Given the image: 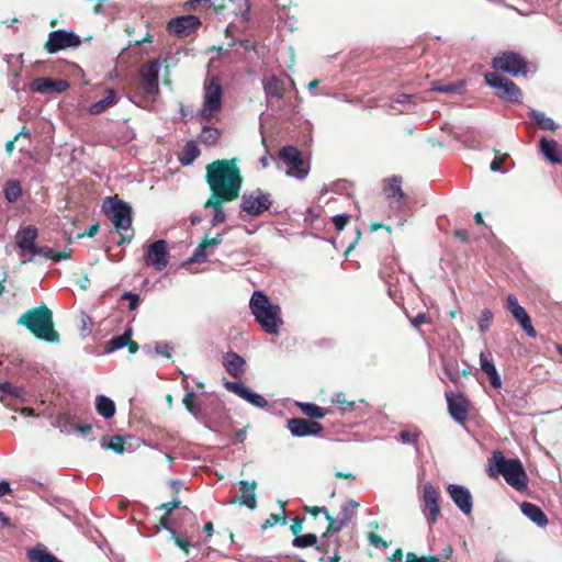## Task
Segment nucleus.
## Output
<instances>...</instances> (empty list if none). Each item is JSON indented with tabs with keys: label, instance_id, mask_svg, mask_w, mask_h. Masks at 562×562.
I'll return each instance as SVG.
<instances>
[{
	"label": "nucleus",
	"instance_id": "0e129e2a",
	"mask_svg": "<svg viewBox=\"0 0 562 562\" xmlns=\"http://www.w3.org/2000/svg\"><path fill=\"white\" fill-rule=\"evenodd\" d=\"M426 323H429V319L425 313H419L415 317L411 318V324L416 329H418L423 324H426Z\"/></svg>",
	"mask_w": 562,
	"mask_h": 562
},
{
	"label": "nucleus",
	"instance_id": "7c9ffc66",
	"mask_svg": "<svg viewBox=\"0 0 562 562\" xmlns=\"http://www.w3.org/2000/svg\"><path fill=\"white\" fill-rule=\"evenodd\" d=\"M207 247H211V237L210 233H206L204 237L202 238L199 246L195 248L194 252L191 255V257L187 260L186 263L193 265V263H201L206 261V252L205 249Z\"/></svg>",
	"mask_w": 562,
	"mask_h": 562
},
{
	"label": "nucleus",
	"instance_id": "e2e57ef3",
	"mask_svg": "<svg viewBox=\"0 0 562 562\" xmlns=\"http://www.w3.org/2000/svg\"><path fill=\"white\" fill-rule=\"evenodd\" d=\"M304 512H306L307 514L316 517L318 514H324V515H327L328 513V509L326 507H319V506H308V505H305L303 507Z\"/></svg>",
	"mask_w": 562,
	"mask_h": 562
},
{
	"label": "nucleus",
	"instance_id": "9b49d317",
	"mask_svg": "<svg viewBox=\"0 0 562 562\" xmlns=\"http://www.w3.org/2000/svg\"><path fill=\"white\" fill-rule=\"evenodd\" d=\"M80 44L81 40L76 33L57 30L48 34L44 48L49 54H55L69 47H78Z\"/></svg>",
	"mask_w": 562,
	"mask_h": 562
},
{
	"label": "nucleus",
	"instance_id": "49530a36",
	"mask_svg": "<svg viewBox=\"0 0 562 562\" xmlns=\"http://www.w3.org/2000/svg\"><path fill=\"white\" fill-rule=\"evenodd\" d=\"M244 400L247 401L248 403L257 406V407H260V408H263V407H266L268 405V402H267V400L263 396H261L260 394L255 393L250 389H248Z\"/></svg>",
	"mask_w": 562,
	"mask_h": 562
},
{
	"label": "nucleus",
	"instance_id": "412c9836",
	"mask_svg": "<svg viewBox=\"0 0 562 562\" xmlns=\"http://www.w3.org/2000/svg\"><path fill=\"white\" fill-rule=\"evenodd\" d=\"M223 364L226 371L235 379H241L245 373V359L236 352L224 355Z\"/></svg>",
	"mask_w": 562,
	"mask_h": 562
},
{
	"label": "nucleus",
	"instance_id": "5701e85b",
	"mask_svg": "<svg viewBox=\"0 0 562 562\" xmlns=\"http://www.w3.org/2000/svg\"><path fill=\"white\" fill-rule=\"evenodd\" d=\"M522 514L539 527H546L549 519L544 512L536 504L524 502L520 505Z\"/></svg>",
	"mask_w": 562,
	"mask_h": 562
},
{
	"label": "nucleus",
	"instance_id": "8fccbe9b",
	"mask_svg": "<svg viewBox=\"0 0 562 562\" xmlns=\"http://www.w3.org/2000/svg\"><path fill=\"white\" fill-rule=\"evenodd\" d=\"M359 506V503L356 501H349L341 505L340 513L338 516H348V524L352 519L355 515V509Z\"/></svg>",
	"mask_w": 562,
	"mask_h": 562
},
{
	"label": "nucleus",
	"instance_id": "37998d69",
	"mask_svg": "<svg viewBox=\"0 0 562 562\" xmlns=\"http://www.w3.org/2000/svg\"><path fill=\"white\" fill-rule=\"evenodd\" d=\"M464 89V82L460 81L458 83H449V85H442V83H436L434 86V90L438 92L443 93H461Z\"/></svg>",
	"mask_w": 562,
	"mask_h": 562
},
{
	"label": "nucleus",
	"instance_id": "7ed1b4c3",
	"mask_svg": "<svg viewBox=\"0 0 562 562\" xmlns=\"http://www.w3.org/2000/svg\"><path fill=\"white\" fill-rule=\"evenodd\" d=\"M487 474L491 479L504 477L506 483L521 492L527 488L528 475L519 459H507L499 450L488 459Z\"/></svg>",
	"mask_w": 562,
	"mask_h": 562
},
{
	"label": "nucleus",
	"instance_id": "f704fd0d",
	"mask_svg": "<svg viewBox=\"0 0 562 562\" xmlns=\"http://www.w3.org/2000/svg\"><path fill=\"white\" fill-rule=\"evenodd\" d=\"M200 155V150L198 148V145L195 142L190 140L188 142L182 151L179 154L178 158L179 161L183 166H188L193 162V160Z\"/></svg>",
	"mask_w": 562,
	"mask_h": 562
},
{
	"label": "nucleus",
	"instance_id": "774afa93",
	"mask_svg": "<svg viewBox=\"0 0 562 562\" xmlns=\"http://www.w3.org/2000/svg\"><path fill=\"white\" fill-rule=\"evenodd\" d=\"M99 228H100V225L99 223H95L93 225H91L87 231H85L83 233H80L78 234V238H82L85 236H88V237H94L98 232H99Z\"/></svg>",
	"mask_w": 562,
	"mask_h": 562
},
{
	"label": "nucleus",
	"instance_id": "aec40b11",
	"mask_svg": "<svg viewBox=\"0 0 562 562\" xmlns=\"http://www.w3.org/2000/svg\"><path fill=\"white\" fill-rule=\"evenodd\" d=\"M402 181L401 176H392L383 181V193L390 203H400L405 198Z\"/></svg>",
	"mask_w": 562,
	"mask_h": 562
},
{
	"label": "nucleus",
	"instance_id": "f257e3e1",
	"mask_svg": "<svg viewBox=\"0 0 562 562\" xmlns=\"http://www.w3.org/2000/svg\"><path fill=\"white\" fill-rule=\"evenodd\" d=\"M243 176L237 158L213 160V211L239 196Z\"/></svg>",
	"mask_w": 562,
	"mask_h": 562
},
{
	"label": "nucleus",
	"instance_id": "4468645a",
	"mask_svg": "<svg viewBox=\"0 0 562 562\" xmlns=\"http://www.w3.org/2000/svg\"><path fill=\"white\" fill-rule=\"evenodd\" d=\"M279 157L290 168L291 175L299 178H304L307 175L308 170L305 168L302 154L296 147H283L279 153Z\"/></svg>",
	"mask_w": 562,
	"mask_h": 562
},
{
	"label": "nucleus",
	"instance_id": "a878e982",
	"mask_svg": "<svg viewBox=\"0 0 562 562\" xmlns=\"http://www.w3.org/2000/svg\"><path fill=\"white\" fill-rule=\"evenodd\" d=\"M480 366L481 370L487 375L491 385L494 389H499L502 386L501 376L493 363L492 360L487 358L483 352L480 355Z\"/></svg>",
	"mask_w": 562,
	"mask_h": 562
},
{
	"label": "nucleus",
	"instance_id": "0eeeda50",
	"mask_svg": "<svg viewBox=\"0 0 562 562\" xmlns=\"http://www.w3.org/2000/svg\"><path fill=\"white\" fill-rule=\"evenodd\" d=\"M112 222L115 226V229L121 235V240L117 241L119 245L131 241L134 236V231L132 228V209L128 204L117 201L112 206Z\"/></svg>",
	"mask_w": 562,
	"mask_h": 562
},
{
	"label": "nucleus",
	"instance_id": "2eb2a0df",
	"mask_svg": "<svg viewBox=\"0 0 562 562\" xmlns=\"http://www.w3.org/2000/svg\"><path fill=\"white\" fill-rule=\"evenodd\" d=\"M201 22L195 15H182L171 19L167 23V31L170 34H175L180 37H187L191 35L199 26Z\"/></svg>",
	"mask_w": 562,
	"mask_h": 562
},
{
	"label": "nucleus",
	"instance_id": "cd10ccee",
	"mask_svg": "<svg viewBox=\"0 0 562 562\" xmlns=\"http://www.w3.org/2000/svg\"><path fill=\"white\" fill-rule=\"evenodd\" d=\"M267 97L282 99L284 95V81L277 76H271L263 85Z\"/></svg>",
	"mask_w": 562,
	"mask_h": 562
},
{
	"label": "nucleus",
	"instance_id": "bf43d9fd",
	"mask_svg": "<svg viewBox=\"0 0 562 562\" xmlns=\"http://www.w3.org/2000/svg\"><path fill=\"white\" fill-rule=\"evenodd\" d=\"M305 521V517H295L293 520H292V524L290 526V531L293 536H297L299 533H301L302 529H303V522Z\"/></svg>",
	"mask_w": 562,
	"mask_h": 562
},
{
	"label": "nucleus",
	"instance_id": "4d7b16f0",
	"mask_svg": "<svg viewBox=\"0 0 562 562\" xmlns=\"http://www.w3.org/2000/svg\"><path fill=\"white\" fill-rule=\"evenodd\" d=\"M0 391L3 393H7L9 395H12L14 397L20 396V389L15 385H13L11 382H3L0 383Z\"/></svg>",
	"mask_w": 562,
	"mask_h": 562
},
{
	"label": "nucleus",
	"instance_id": "6e6d98bb",
	"mask_svg": "<svg viewBox=\"0 0 562 562\" xmlns=\"http://www.w3.org/2000/svg\"><path fill=\"white\" fill-rule=\"evenodd\" d=\"M333 223L337 231H342L350 221V216L346 214H339L333 217Z\"/></svg>",
	"mask_w": 562,
	"mask_h": 562
},
{
	"label": "nucleus",
	"instance_id": "9d476101",
	"mask_svg": "<svg viewBox=\"0 0 562 562\" xmlns=\"http://www.w3.org/2000/svg\"><path fill=\"white\" fill-rule=\"evenodd\" d=\"M440 491L430 483L424 485L423 488V507L422 510L429 526H432L440 517Z\"/></svg>",
	"mask_w": 562,
	"mask_h": 562
},
{
	"label": "nucleus",
	"instance_id": "a18cd8bd",
	"mask_svg": "<svg viewBox=\"0 0 562 562\" xmlns=\"http://www.w3.org/2000/svg\"><path fill=\"white\" fill-rule=\"evenodd\" d=\"M224 385L227 391L236 394L237 396L241 397L243 400L249 389L248 386H246L245 384H243L240 382H233V381H225Z\"/></svg>",
	"mask_w": 562,
	"mask_h": 562
},
{
	"label": "nucleus",
	"instance_id": "79ce46f5",
	"mask_svg": "<svg viewBox=\"0 0 562 562\" xmlns=\"http://www.w3.org/2000/svg\"><path fill=\"white\" fill-rule=\"evenodd\" d=\"M493 313L488 310V308H484L481 314H480V317H479V322H477V325H479V329L482 334H484L485 331H487L493 323Z\"/></svg>",
	"mask_w": 562,
	"mask_h": 562
},
{
	"label": "nucleus",
	"instance_id": "bb28decb",
	"mask_svg": "<svg viewBox=\"0 0 562 562\" xmlns=\"http://www.w3.org/2000/svg\"><path fill=\"white\" fill-rule=\"evenodd\" d=\"M4 200L8 203H15L23 194L22 183L20 180H7L2 187Z\"/></svg>",
	"mask_w": 562,
	"mask_h": 562
},
{
	"label": "nucleus",
	"instance_id": "c756f323",
	"mask_svg": "<svg viewBox=\"0 0 562 562\" xmlns=\"http://www.w3.org/2000/svg\"><path fill=\"white\" fill-rule=\"evenodd\" d=\"M207 68V75L204 79L203 88H204V104L201 110V116L202 119H205L209 121L211 117V60L206 65Z\"/></svg>",
	"mask_w": 562,
	"mask_h": 562
},
{
	"label": "nucleus",
	"instance_id": "4be33fe9",
	"mask_svg": "<svg viewBox=\"0 0 562 562\" xmlns=\"http://www.w3.org/2000/svg\"><path fill=\"white\" fill-rule=\"evenodd\" d=\"M542 155L551 164H562V147L554 139L542 137L539 142Z\"/></svg>",
	"mask_w": 562,
	"mask_h": 562
},
{
	"label": "nucleus",
	"instance_id": "6ab92c4d",
	"mask_svg": "<svg viewBox=\"0 0 562 562\" xmlns=\"http://www.w3.org/2000/svg\"><path fill=\"white\" fill-rule=\"evenodd\" d=\"M448 411L451 417L464 424L469 415V402L464 395L458 394L454 396L447 395Z\"/></svg>",
	"mask_w": 562,
	"mask_h": 562
},
{
	"label": "nucleus",
	"instance_id": "c85d7f7f",
	"mask_svg": "<svg viewBox=\"0 0 562 562\" xmlns=\"http://www.w3.org/2000/svg\"><path fill=\"white\" fill-rule=\"evenodd\" d=\"M95 409L105 419L112 418L116 412L114 402L105 395L95 397Z\"/></svg>",
	"mask_w": 562,
	"mask_h": 562
},
{
	"label": "nucleus",
	"instance_id": "ddd939ff",
	"mask_svg": "<svg viewBox=\"0 0 562 562\" xmlns=\"http://www.w3.org/2000/svg\"><path fill=\"white\" fill-rule=\"evenodd\" d=\"M159 69L160 63L157 59L146 63L140 68V86L145 94L154 95L159 92Z\"/></svg>",
	"mask_w": 562,
	"mask_h": 562
},
{
	"label": "nucleus",
	"instance_id": "c9c22d12",
	"mask_svg": "<svg viewBox=\"0 0 562 562\" xmlns=\"http://www.w3.org/2000/svg\"><path fill=\"white\" fill-rule=\"evenodd\" d=\"M325 518L328 521V526L326 531L323 533L324 537L329 533L339 532L346 525H348V516H338L337 518H334L328 512L327 515H325Z\"/></svg>",
	"mask_w": 562,
	"mask_h": 562
},
{
	"label": "nucleus",
	"instance_id": "69168bd1",
	"mask_svg": "<svg viewBox=\"0 0 562 562\" xmlns=\"http://www.w3.org/2000/svg\"><path fill=\"white\" fill-rule=\"evenodd\" d=\"M171 538L175 540L176 544L180 549H182L184 552H188L189 547H190V543L188 540L177 536L175 531L171 532Z\"/></svg>",
	"mask_w": 562,
	"mask_h": 562
},
{
	"label": "nucleus",
	"instance_id": "3c124183",
	"mask_svg": "<svg viewBox=\"0 0 562 562\" xmlns=\"http://www.w3.org/2000/svg\"><path fill=\"white\" fill-rule=\"evenodd\" d=\"M495 158L491 162V170L493 172H497L502 169V166L504 165L505 160L508 158V154L501 155V151L498 149H494Z\"/></svg>",
	"mask_w": 562,
	"mask_h": 562
},
{
	"label": "nucleus",
	"instance_id": "f03ea898",
	"mask_svg": "<svg viewBox=\"0 0 562 562\" xmlns=\"http://www.w3.org/2000/svg\"><path fill=\"white\" fill-rule=\"evenodd\" d=\"M16 323L40 340L56 344L60 339L54 326L53 312L45 303L24 312Z\"/></svg>",
	"mask_w": 562,
	"mask_h": 562
},
{
	"label": "nucleus",
	"instance_id": "e433bc0d",
	"mask_svg": "<svg viewBox=\"0 0 562 562\" xmlns=\"http://www.w3.org/2000/svg\"><path fill=\"white\" fill-rule=\"evenodd\" d=\"M132 337V328L128 327L122 335L113 337L106 344V351L111 352L117 349H121L126 346L127 340Z\"/></svg>",
	"mask_w": 562,
	"mask_h": 562
},
{
	"label": "nucleus",
	"instance_id": "4c0bfd02",
	"mask_svg": "<svg viewBox=\"0 0 562 562\" xmlns=\"http://www.w3.org/2000/svg\"><path fill=\"white\" fill-rule=\"evenodd\" d=\"M330 402L333 404H337L339 406L341 413L352 412L356 406L355 401L347 400V395L342 392L334 394Z\"/></svg>",
	"mask_w": 562,
	"mask_h": 562
},
{
	"label": "nucleus",
	"instance_id": "ea45409f",
	"mask_svg": "<svg viewBox=\"0 0 562 562\" xmlns=\"http://www.w3.org/2000/svg\"><path fill=\"white\" fill-rule=\"evenodd\" d=\"M105 439H106V437L102 438V445L106 449H111L114 452L120 453V454H122L124 452L125 440L122 436L116 435V436L110 437L108 443H105Z\"/></svg>",
	"mask_w": 562,
	"mask_h": 562
},
{
	"label": "nucleus",
	"instance_id": "423d86ee",
	"mask_svg": "<svg viewBox=\"0 0 562 562\" xmlns=\"http://www.w3.org/2000/svg\"><path fill=\"white\" fill-rule=\"evenodd\" d=\"M492 67L496 71H503L514 77L528 74V63L518 53L502 52L492 59Z\"/></svg>",
	"mask_w": 562,
	"mask_h": 562
},
{
	"label": "nucleus",
	"instance_id": "5fc2aeb1",
	"mask_svg": "<svg viewBox=\"0 0 562 562\" xmlns=\"http://www.w3.org/2000/svg\"><path fill=\"white\" fill-rule=\"evenodd\" d=\"M398 437L403 443H416L419 438V432L402 430L400 431Z\"/></svg>",
	"mask_w": 562,
	"mask_h": 562
},
{
	"label": "nucleus",
	"instance_id": "864d4df0",
	"mask_svg": "<svg viewBox=\"0 0 562 562\" xmlns=\"http://www.w3.org/2000/svg\"><path fill=\"white\" fill-rule=\"evenodd\" d=\"M122 300L128 301L130 305L128 308L131 311H135L139 305V295L133 292H124L122 294Z\"/></svg>",
	"mask_w": 562,
	"mask_h": 562
},
{
	"label": "nucleus",
	"instance_id": "09e8293b",
	"mask_svg": "<svg viewBox=\"0 0 562 562\" xmlns=\"http://www.w3.org/2000/svg\"><path fill=\"white\" fill-rule=\"evenodd\" d=\"M183 405L186 406V408L192 413V414H196L199 412V407L196 405V395L194 392H187L183 400Z\"/></svg>",
	"mask_w": 562,
	"mask_h": 562
},
{
	"label": "nucleus",
	"instance_id": "b1692460",
	"mask_svg": "<svg viewBox=\"0 0 562 562\" xmlns=\"http://www.w3.org/2000/svg\"><path fill=\"white\" fill-rule=\"evenodd\" d=\"M257 487L256 482L240 481L239 482V502L241 505L250 509H255L257 506V496L255 490Z\"/></svg>",
	"mask_w": 562,
	"mask_h": 562
},
{
	"label": "nucleus",
	"instance_id": "338daca9",
	"mask_svg": "<svg viewBox=\"0 0 562 562\" xmlns=\"http://www.w3.org/2000/svg\"><path fill=\"white\" fill-rule=\"evenodd\" d=\"M156 352L166 357V358H171V347L167 344H157L156 347Z\"/></svg>",
	"mask_w": 562,
	"mask_h": 562
},
{
	"label": "nucleus",
	"instance_id": "f8f14e48",
	"mask_svg": "<svg viewBox=\"0 0 562 562\" xmlns=\"http://www.w3.org/2000/svg\"><path fill=\"white\" fill-rule=\"evenodd\" d=\"M145 265L153 267L157 271L164 270L169 262L168 244L164 239H158L149 245L144 256Z\"/></svg>",
	"mask_w": 562,
	"mask_h": 562
},
{
	"label": "nucleus",
	"instance_id": "72a5a7b5",
	"mask_svg": "<svg viewBox=\"0 0 562 562\" xmlns=\"http://www.w3.org/2000/svg\"><path fill=\"white\" fill-rule=\"evenodd\" d=\"M297 406L305 416L314 419H322L329 414L327 408L321 407L314 403H297Z\"/></svg>",
	"mask_w": 562,
	"mask_h": 562
},
{
	"label": "nucleus",
	"instance_id": "052dcab7",
	"mask_svg": "<svg viewBox=\"0 0 562 562\" xmlns=\"http://www.w3.org/2000/svg\"><path fill=\"white\" fill-rule=\"evenodd\" d=\"M505 307L510 314H513L516 312V308H520L521 306L519 305L516 295L509 294L507 295Z\"/></svg>",
	"mask_w": 562,
	"mask_h": 562
},
{
	"label": "nucleus",
	"instance_id": "f3484780",
	"mask_svg": "<svg viewBox=\"0 0 562 562\" xmlns=\"http://www.w3.org/2000/svg\"><path fill=\"white\" fill-rule=\"evenodd\" d=\"M70 87L65 79L35 78L31 82V90L42 94L63 93Z\"/></svg>",
	"mask_w": 562,
	"mask_h": 562
},
{
	"label": "nucleus",
	"instance_id": "13d9d810",
	"mask_svg": "<svg viewBox=\"0 0 562 562\" xmlns=\"http://www.w3.org/2000/svg\"><path fill=\"white\" fill-rule=\"evenodd\" d=\"M180 505H181V501L177 499V498H173L171 502L160 504L158 506V509L164 510L165 514H167V515H170V513L173 509L179 508Z\"/></svg>",
	"mask_w": 562,
	"mask_h": 562
},
{
	"label": "nucleus",
	"instance_id": "a211bd4d",
	"mask_svg": "<svg viewBox=\"0 0 562 562\" xmlns=\"http://www.w3.org/2000/svg\"><path fill=\"white\" fill-rule=\"evenodd\" d=\"M447 492L453 503L464 515L471 514L473 502L472 495L467 487L457 484H450L447 487Z\"/></svg>",
	"mask_w": 562,
	"mask_h": 562
},
{
	"label": "nucleus",
	"instance_id": "6e6552de",
	"mask_svg": "<svg viewBox=\"0 0 562 562\" xmlns=\"http://www.w3.org/2000/svg\"><path fill=\"white\" fill-rule=\"evenodd\" d=\"M272 205L271 195L257 188L241 196L240 209L249 216L257 217L268 211Z\"/></svg>",
	"mask_w": 562,
	"mask_h": 562
},
{
	"label": "nucleus",
	"instance_id": "393cba45",
	"mask_svg": "<svg viewBox=\"0 0 562 562\" xmlns=\"http://www.w3.org/2000/svg\"><path fill=\"white\" fill-rule=\"evenodd\" d=\"M116 102H117L116 91L112 88H109L105 90V94L101 100L92 103L89 106V112L94 115L101 114L102 112L108 110L110 106L116 104Z\"/></svg>",
	"mask_w": 562,
	"mask_h": 562
},
{
	"label": "nucleus",
	"instance_id": "603ef678",
	"mask_svg": "<svg viewBox=\"0 0 562 562\" xmlns=\"http://www.w3.org/2000/svg\"><path fill=\"white\" fill-rule=\"evenodd\" d=\"M405 562H441V560L436 555H423L418 557L413 552H408L406 554Z\"/></svg>",
	"mask_w": 562,
	"mask_h": 562
},
{
	"label": "nucleus",
	"instance_id": "a19ab883",
	"mask_svg": "<svg viewBox=\"0 0 562 562\" xmlns=\"http://www.w3.org/2000/svg\"><path fill=\"white\" fill-rule=\"evenodd\" d=\"M280 505L282 507L281 514H271L266 521L262 524V529H267L269 527H273L276 524L280 522L281 525L286 524V517H285V503L280 502Z\"/></svg>",
	"mask_w": 562,
	"mask_h": 562
},
{
	"label": "nucleus",
	"instance_id": "1a4fd4ad",
	"mask_svg": "<svg viewBox=\"0 0 562 562\" xmlns=\"http://www.w3.org/2000/svg\"><path fill=\"white\" fill-rule=\"evenodd\" d=\"M38 229L34 225L21 227L15 234V246L20 250V255L37 256L42 255L44 248L36 245Z\"/></svg>",
	"mask_w": 562,
	"mask_h": 562
},
{
	"label": "nucleus",
	"instance_id": "2f4dec72",
	"mask_svg": "<svg viewBox=\"0 0 562 562\" xmlns=\"http://www.w3.org/2000/svg\"><path fill=\"white\" fill-rule=\"evenodd\" d=\"M512 315L520 324L521 328L529 337L535 338L537 336V331L532 326L531 318L524 307L516 308V312H514Z\"/></svg>",
	"mask_w": 562,
	"mask_h": 562
},
{
	"label": "nucleus",
	"instance_id": "680f3d73",
	"mask_svg": "<svg viewBox=\"0 0 562 562\" xmlns=\"http://www.w3.org/2000/svg\"><path fill=\"white\" fill-rule=\"evenodd\" d=\"M369 541L375 547L387 548L389 543L379 535L371 532L369 535Z\"/></svg>",
	"mask_w": 562,
	"mask_h": 562
},
{
	"label": "nucleus",
	"instance_id": "de8ad7c7",
	"mask_svg": "<svg viewBox=\"0 0 562 562\" xmlns=\"http://www.w3.org/2000/svg\"><path fill=\"white\" fill-rule=\"evenodd\" d=\"M222 106V88L216 78L213 77V114Z\"/></svg>",
	"mask_w": 562,
	"mask_h": 562
},
{
	"label": "nucleus",
	"instance_id": "39448f33",
	"mask_svg": "<svg viewBox=\"0 0 562 562\" xmlns=\"http://www.w3.org/2000/svg\"><path fill=\"white\" fill-rule=\"evenodd\" d=\"M484 80L486 85L496 90L499 99L510 103L521 102L522 92L520 88L508 78L502 77L497 72H486Z\"/></svg>",
	"mask_w": 562,
	"mask_h": 562
},
{
	"label": "nucleus",
	"instance_id": "20e7f679",
	"mask_svg": "<svg viewBox=\"0 0 562 562\" xmlns=\"http://www.w3.org/2000/svg\"><path fill=\"white\" fill-rule=\"evenodd\" d=\"M249 308L256 322L268 335H278L284 324L281 307L273 304L261 291H255L249 301Z\"/></svg>",
	"mask_w": 562,
	"mask_h": 562
},
{
	"label": "nucleus",
	"instance_id": "dca6fc26",
	"mask_svg": "<svg viewBox=\"0 0 562 562\" xmlns=\"http://www.w3.org/2000/svg\"><path fill=\"white\" fill-rule=\"evenodd\" d=\"M288 429L294 437L317 436L324 427L316 420L294 417L288 420Z\"/></svg>",
	"mask_w": 562,
	"mask_h": 562
},
{
	"label": "nucleus",
	"instance_id": "473e14b6",
	"mask_svg": "<svg viewBox=\"0 0 562 562\" xmlns=\"http://www.w3.org/2000/svg\"><path fill=\"white\" fill-rule=\"evenodd\" d=\"M530 119L541 130L555 132V130L558 128V124L551 117L547 116L543 112L532 110L530 112Z\"/></svg>",
	"mask_w": 562,
	"mask_h": 562
},
{
	"label": "nucleus",
	"instance_id": "c03bdc74",
	"mask_svg": "<svg viewBox=\"0 0 562 562\" xmlns=\"http://www.w3.org/2000/svg\"><path fill=\"white\" fill-rule=\"evenodd\" d=\"M44 251L41 256H44L46 259H52L54 261H60L63 259H68L71 255V250L69 251H56L53 248L43 247Z\"/></svg>",
	"mask_w": 562,
	"mask_h": 562
},
{
	"label": "nucleus",
	"instance_id": "58836bf2",
	"mask_svg": "<svg viewBox=\"0 0 562 562\" xmlns=\"http://www.w3.org/2000/svg\"><path fill=\"white\" fill-rule=\"evenodd\" d=\"M317 544V537L314 533L297 535L292 541L295 548H307Z\"/></svg>",
	"mask_w": 562,
	"mask_h": 562
}]
</instances>
